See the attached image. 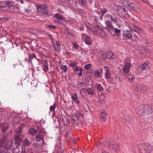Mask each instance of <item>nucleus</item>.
Masks as SVG:
<instances>
[{
    "label": "nucleus",
    "instance_id": "nucleus-1",
    "mask_svg": "<svg viewBox=\"0 0 153 153\" xmlns=\"http://www.w3.org/2000/svg\"><path fill=\"white\" fill-rule=\"evenodd\" d=\"M0 10L4 11H10L16 13H19V11L18 7L13 5L12 3L8 1L5 3H0Z\"/></svg>",
    "mask_w": 153,
    "mask_h": 153
},
{
    "label": "nucleus",
    "instance_id": "nucleus-2",
    "mask_svg": "<svg viewBox=\"0 0 153 153\" xmlns=\"http://www.w3.org/2000/svg\"><path fill=\"white\" fill-rule=\"evenodd\" d=\"M23 137L21 134V131H17L16 134L13 136V138L14 139V149L18 148L22 143L23 138Z\"/></svg>",
    "mask_w": 153,
    "mask_h": 153
},
{
    "label": "nucleus",
    "instance_id": "nucleus-3",
    "mask_svg": "<svg viewBox=\"0 0 153 153\" xmlns=\"http://www.w3.org/2000/svg\"><path fill=\"white\" fill-rule=\"evenodd\" d=\"M139 147L142 153H149L152 149L151 146L148 144H140L139 145Z\"/></svg>",
    "mask_w": 153,
    "mask_h": 153
},
{
    "label": "nucleus",
    "instance_id": "nucleus-4",
    "mask_svg": "<svg viewBox=\"0 0 153 153\" xmlns=\"http://www.w3.org/2000/svg\"><path fill=\"white\" fill-rule=\"evenodd\" d=\"M116 10L117 14L120 16H128L127 11L122 6H117Z\"/></svg>",
    "mask_w": 153,
    "mask_h": 153
},
{
    "label": "nucleus",
    "instance_id": "nucleus-5",
    "mask_svg": "<svg viewBox=\"0 0 153 153\" xmlns=\"http://www.w3.org/2000/svg\"><path fill=\"white\" fill-rule=\"evenodd\" d=\"M43 141L42 138V136L39 134L36 136L34 145L37 148H41L43 145Z\"/></svg>",
    "mask_w": 153,
    "mask_h": 153
},
{
    "label": "nucleus",
    "instance_id": "nucleus-6",
    "mask_svg": "<svg viewBox=\"0 0 153 153\" xmlns=\"http://www.w3.org/2000/svg\"><path fill=\"white\" fill-rule=\"evenodd\" d=\"M10 125L8 124L2 125L1 127V132L2 133V136H3L4 134L7 137H8V134L7 132V131L9 129Z\"/></svg>",
    "mask_w": 153,
    "mask_h": 153
},
{
    "label": "nucleus",
    "instance_id": "nucleus-7",
    "mask_svg": "<svg viewBox=\"0 0 153 153\" xmlns=\"http://www.w3.org/2000/svg\"><path fill=\"white\" fill-rule=\"evenodd\" d=\"M8 139V137L6 136L4 134L3 136H2L0 139V148L4 149L5 142L7 141Z\"/></svg>",
    "mask_w": 153,
    "mask_h": 153
},
{
    "label": "nucleus",
    "instance_id": "nucleus-8",
    "mask_svg": "<svg viewBox=\"0 0 153 153\" xmlns=\"http://www.w3.org/2000/svg\"><path fill=\"white\" fill-rule=\"evenodd\" d=\"M119 146L118 143L117 142L111 141V143H110V147H111L114 151H118L117 149L118 148Z\"/></svg>",
    "mask_w": 153,
    "mask_h": 153
},
{
    "label": "nucleus",
    "instance_id": "nucleus-9",
    "mask_svg": "<svg viewBox=\"0 0 153 153\" xmlns=\"http://www.w3.org/2000/svg\"><path fill=\"white\" fill-rule=\"evenodd\" d=\"M129 27L131 29V30H133L138 33H140L142 31L141 29L140 28L135 26L132 24H131L129 25Z\"/></svg>",
    "mask_w": 153,
    "mask_h": 153
},
{
    "label": "nucleus",
    "instance_id": "nucleus-10",
    "mask_svg": "<svg viewBox=\"0 0 153 153\" xmlns=\"http://www.w3.org/2000/svg\"><path fill=\"white\" fill-rule=\"evenodd\" d=\"M143 105H141L137 108L136 109L137 114L139 116H143Z\"/></svg>",
    "mask_w": 153,
    "mask_h": 153
},
{
    "label": "nucleus",
    "instance_id": "nucleus-11",
    "mask_svg": "<svg viewBox=\"0 0 153 153\" xmlns=\"http://www.w3.org/2000/svg\"><path fill=\"white\" fill-rule=\"evenodd\" d=\"M13 140H11L9 142V140L7 139V141H6L4 149L8 150L12 147L13 145Z\"/></svg>",
    "mask_w": 153,
    "mask_h": 153
},
{
    "label": "nucleus",
    "instance_id": "nucleus-12",
    "mask_svg": "<svg viewBox=\"0 0 153 153\" xmlns=\"http://www.w3.org/2000/svg\"><path fill=\"white\" fill-rule=\"evenodd\" d=\"M31 143V141L27 137H26L23 141L22 145L24 147H26L30 146Z\"/></svg>",
    "mask_w": 153,
    "mask_h": 153
},
{
    "label": "nucleus",
    "instance_id": "nucleus-13",
    "mask_svg": "<svg viewBox=\"0 0 153 153\" xmlns=\"http://www.w3.org/2000/svg\"><path fill=\"white\" fill-rule=\"evenodd\" d=\"M104 68L105 71V78L107 79H108L110 78L111 76L109 68L107 66H104Z\"/></svg>",
    "mask_w": 153,
    "mask_h": 153
},
{
    "label": "nucleus",
    "instance_id": "nucleus-14",
    "mask_svg": "<svg viewBox=\"0 0 153 153\" xmlns=\"http://www.w3.org/2000/svg\"><path fill=\"white\" fill-rule=\"evenodd\" d=\"M105 24H106V28H107V30L108 31H110L111 30H112L114 29V27L112 25L111 22L109 21H106Z\"/></svg>",
    "mask_w": 153,
    "mask_h": 153
},
{
    "label": "nucleus",
    "instance_id": "nucleus-15",
    "mask_svg": "<svg viewBox=\"0 0 153 153\" xmlns=\"http://www.w3.org/2000/svg\"><path fill=\"white\" fill-rule=\"evenodd\" d=\"M124 35L128 38L131 39V37L132 36V30H126L125 31Z\"/></svg>",
    "mask_w": 153,
    "mask_h": 153
},
{
    "label": "nucleus",
    "instance_id": "nucleus-16",
    "mask_svg": "<svg viewBox=\"0 0 153 153\" xmlns=\"http://www.w3.org/2000/svg\"><path fill=\"white\" fill-rule=\"evenodd\" d=\"M146 115L149 114L152 112V108L151 106L146 105Z\"/></svg>",
    "mask_w": 153,
    "mask_h": 153
},
{
    "label": "nucleus",
    "instance_id": "nucleus-17",
    "mask_svg": "<svg viewBox=\"0 0 153 153\" xmlns=\"http://www.w3.org/2000/svg\"><path fill=\"white\" fill-rule=\"evenodd\" d=\"M106 56L107 58L108 59H113L115 58L114 53L111 52L109 51L106 53Z\"/></svg>",
    "mask_w": 153,
    "mask_h": 153
},
{
    "label": "nucleus",
    "instance_id": "nucleus-18",
    "mask_svg": "<svg viewBox=\"0 0 153 153\" xmlns=\"http://www.w3.org/2000/svg\"><path fill=\"white\" fill-rule=\"evenodd\" d=\"M28 133L34 136L37 134V131L34 128H31L29 129Z\"/></svg>",
    "mask_w": 153,
    "mask_h": 153
},
{
    "label": "nucleus",
    "instance_id": "nucleus-19",
    "mask_svg": "<svg viewBox=\"0 0 153 153\" xmlns=\"http://www.w3.org/2000/svg\"><path fill=\"white\" fill-rule=\"evenodd\" d=\"M135 4L134 3L130 2L126 7L130 10H134Z\"/></svg>",
    "mask_w": 153,
    "mask_h": 153
},
{
    "label": "nucleus",
    "instance_id": "nucleus-20",
    "mask_svg": "<svg viewBox=\"0 0 153 153\" xmlns=\"http://www.w3.org/2000/svg\"><path fill=\"white\" fill-rule=\"evenodd\" d=\"M106 58V53H102V54L100 55L99 57V59L101 62H103Z\"/></svg>",
    "mask_w": 153,
    "mask_h": 153
},
{
    "label": "nucleus",
    "instance_id": "nucleus-21",
    "mask_svg": "<svg viewBox=\"0 0 153 153\" xmlns=\"http://www.w3.org/2000/svg\"><path fill=\"white\" fill-rule=\"evenodd\" d=\"M111 18V20L114 22V23H116L117 22V18L116 16L114 15H111L110 16Z\"/></svg>",
    "mask_w": 153,
    "mask_h": 153
},
{
    "label": "nucleus",
    "instance_id": "nucleus-22",
    "mask_svg": "<svg viewBox=\"0 0 153 153\" xmlns=\"http://www.w3.org/2000/svg\"><path fill=\"white\" fill-rule=\"evenodd\" d=\"M56 45L57 46V48H56L55 47L54 48V49L55 51H57L58 52H59V51H60V45L59 43V41H57L56 42Z\"/></svg>",
    "mask_w": 153,
    "mask_h": 153
},
{
    "label": "nucleus",
    "instance_id": "nucleus-23",
    "mask_svg": "<svg viewBox=\"0 0 153 153\" xmlns=\"http://www.w3.org/2000/svg\"><path fill=\"white\" fill-rule=\"evenodd\" d=\"M106 113L103 112L101 113L100 115V118L103 120H104V122H105L106 120Z\"/></svg>",
    "mask_w": 153,
    "mask_h": 153
},
{
    "label": "nucleus",
    "instance_id": "nucleus-24",
    "mask_svg": "<svg viewBox=\"0 0 153 153\" xmlns=\"http://www.w3.org/2000/svg\"><path fill=\"white\" fill-rule=\"evenodd\" d=\"M78 3L82 7H84L86 4V1L85 0H77Z\"/></svg>",
    "mask_w": 153,
    "mask_h": 153
},
{
    "label": "nucleus",
    "instance_id": "nucleus-25",
    "mask_svg": "<svg viewBox=\"0 0 153 153\" xmlns=\"http://www.w3.org/2000/svg\"><path fill=\"white\" fill-rule=\"evenodd\" d=\"M98 32L102 36H103V35L105 36L106 35V33H105V31H104V30L101 27H100V29H99V30Z\"/></svg>",
    "mask_w": 153,
    "mask_h": 153
},
{
    "label": "nucleus",
    "instance_id": "nucleus-26",
    "mask_svg": "<svg viewBox=\"0 0 153 153\" xmlns=\"http://www.w3.org/2000/svg\"><path fill=\"white\" fill-rule=\"evenodd\" d=\"M44 66L45 67V69H44L46 71H47L48 70V61L46 60H44Z\"/></svg>",
    "mask_w": 153,
    "mask_h": 153
},
{
    "label": "nucleus",
    "instance_id": "nucleus-27",
    "mask_svg": "<svg viewBox=\"0 0 153 153\" xmlns=\"http://www.w3.org/2000/svg\"><path fill=\"white\" fill-rule=\"evenodd\" d=\"M147 64L144 63L143 65H141L140 66V68L142 69V70H146L147 69Z\"/></svg>",
    "mask_w": 153,
    "mask_h": 153
},
{
    "label": "nucleus",
    "instance_id": "nucleus-28",
    "mask_svg": "<svg viewBox=\"0 0 153 153\" xmlns=\"http://www.w3.org/2000/svg\"><path fill=\"white\" fill-rule=\"evenodd\" d=\"M87 91L88 94H90L93 95L94 94V92L92 88H88Z\"/></svg>",
    "mask_w": 153,
    "mask_h": 153
},
{
    "label": "nucleus",
    "instance_id": "nucleus-29",
    "mask_svg": "<svg viewBox=\"0 0 153 153\" xmlns=\"http://www.w3.org/2000/svg\"><path fill=\"white\" fill-rule=\"evenodd\" d=\"M91 40L90 37L88 36H87L85 39V43L88 45H90L91 44Z\"/></svg>",
    "mask_w": 153,
    "mask_h": 153
},
{
    "label": "nucleus",
    "instance_id": "nucleus-30",
    "mask_svg": "<svg viewBox=\"0 0 153 153\" xmlns=\"http://www.w3.org/2000/svg\"><path fill=\"white\" fill-rule=\"evenodd\" d=\"M55 17L60 20H63L64 19V17L62 15L59 14H56L55 15Z\"/></svg>",
    "mask_w": 153,
    "mask_h": 153
},
{
    "label": "nucleus",
    "instance_id": "nucleus-31",
    "mask_svg": "<svg viewBox=\"0 0 153 153\" xmlns=\"http://www.w3.org/2000/svg\"><path fill=\"white\" fill-rule=\"evenodd\" d=\"M94 74L97 77H100L101 75L100 72L99 71H94Z\"/></svg>",
    "mask_w": 153,
    "mask_h": 153
},
{
    "label": "nucleus",
    "instance_id": "nucleus-32",
    "mask_svg": "<svg viewBox=\"0 0 153 153\" xmlns=\"http://www.w3.org/2000/svg\"><path fill=\"white\" fill-rule=\"evenodd\" d=\"M132 39L134 41H137L138 39V37L137 34H134L131 37Z\"/></svg>",
    "mask_w": 153,
    "mask_h": 153
},
{
    "label": "nucleus",
    "instance_id": "nucleus-33",
    "mask_svg": "<svg viewBox=\"0 0 153 153\" xmlns=\"http://www.w3.org/2000/svg\"><path fill=\"white\" fill-rule=\"evenodd\" d=\"M113 31H114L115 33H117V35L119 36L120 35V30H119L117 28H114V29L112 30Z\"/></svg>",
    "mask_w": 153,
    "mask_h": 153
},
{
    "label": "nucleus",
    "instance_id": "nucleus-34",
    "mask_svg": "<svg viewBox=\"0 0 153 153\" xmlns=\"http://www.w3.org/2000/svg\"><path fill=\"white\" fill-rule=\"evenodd\" d=\"M130 2L127 0H123L122 2L123 6L125 7L127 6V5H128Z\"/></svg>",
    "mask_w": 153,
    "mask_h": 153
},
{
    "label": "nucleus",
    "instance_id": "nucleus-35",
    "mask_svg": "<svg viewBox=\"0 0 153 153\" xmlns=\"http://www.w3.org/2000/svg\"><path fill=\"white\" fill-rule=\"evenodd\" d=\"M79 119L78 117V116L76 115H74V117L72 118L71 119V121L73 123L76 121H77V120Z\"/></svg>",
    "mask_w": 153,
    "mask_h": 153
},
{
    "label": "nucleus",
    "instance_id": "nucleus-36",
    "mask_svg": "<svg viewBox=\"0 0 153 153\" xmlns=\"http://www.w3.org/2000/svg\"><path fill=\"white\" fill-rule=\"evenodd\" d=\"M36 56L35 55L33 54L32 55H30L28 56V59L27 60L28 62H31L32 59L34 57H35Z\"/></svg>",
    "mask_w": 153,
    "mask_h": 153
},
{
    "label": "nucleus",
    "instance_id": "nucleus-37",
    "mask_svg": "<svg viewBox=\"0 0 153 153\" xmlns=\"http://www.w3.org/2000/svg\"><path fill=\"white\" fill-rule=\"evenodd\" d=\"M123 71L124 73H128L129 71V69L126 67H123Z\"/></svg>",
    "mask_w": 153,
    "mask_h": 153
},
{
    "label": "nucleus",
    "instance_id": "nucleus-38",
    "mask_svg": "<svg viewBox=\"0 0 153 153\" xmlns=\"http://www.w3.org/2000/svg\"><path fill=\"white\" fill-rule=\"evenodd\" d=\"M97 88L99 91H101L102 90L103 88L101 85L100 84H98L97 85Z\"/></svg>",
    "mask_w": 153,
    "mask_h": 153
},
{
    "label": "nucleus",
    "instance_id": "nucleus-39",
    "mask_svg": "<svg viewBox=\"0 0 153 153\" xmlns=\"http://www.w3.org/2000/svg\"><path fill=\"white\" fill-rule=\"evenodd\" d=\"M78 97L76 93H74L71 97V98L74 100H76L77 99Z\"/></svg>",
    "mask_w": 153,
    "mask_h": 153
},
{
    "label": "nucleus",
    "instance_id": "nucleus-40",
    "mask_svg": "<svg viewBox=\"0 0 153 153\" xmlns=\"http://www.w3.org/2000/svg\"><path fill=\"white\" fill-rule=\"evenodd\" d=\"M56 105L55 104H54L52 105H51L50 107V110L51 111H54Z\"/></svg>",
    "mask_w": 153,
    "mask_h": 153
},
{
    "label": "nucleus",
    "instance_id": "nucleus-41",
    "mask_svg": "<svg viewBox=\"0 0 153 153\" xmlns=\"http://www.w3.org/2000/svg\"><path fill=\"white\" fill-rule=\"evenodd\" d=\"M94 20L97 22L99 20V16L98 14H97V15L94 16H93Z\"/></svg>",
    "mask_w": 153,
    "mask_h": 153
},
{
    "label": "nucleus",
    "instance_id": "nucleus-42",
    "mask_svg": "<svg viewBox=\"0 0 153 153\" xmlns=\"http://www.w3.org/2000/svg\"><path fill=\"white\" fill-rule=\"evenodd\" d=\"M43 12L44 13L43 14H45L47 15L48 16H50L51 15V13H49L47 9L45 10H42Z\"/></svg>",
    "mask_w": 153,
    "mask_h": 153
},
{
    "label": "nucleus",
    "instance_id": "nucleus-43",
    "mask_svg": "<svg viewBox=\"0 0 153 153\" xmlns=\"http://www.w3.org/2000/svg\"><path fill=\"white\" fill-rule=\"evenodd\" d=\"M100 10L101 12L104 14H105L107 12V10H106V9L105 8H101Z\"/></svg>",
    "mask_w": 153,
    "mask_h": 153
},
{
    "label": "nucleus",
    "instance_id": "nucleus-44",
    "mask_svg": "<svg viewBox=\"0 0 153 153\" xmlns=\"http://www.w3.org/2000/svg\"><path fill=\"white\" fill-rule=\"evenodd\" d=\"M100 28V27H99L98 25H97L96 27L94 28L95 29V31H94V32H96V33H98Z\"/></svg>",
    "mask_w": 153,
    "mask_h": 153
},
{
    "label": "nucleus",
    "instance_id": "nucleus-45",
    "mask_svg": "<svg viewBox=\"0 0 153 153\" xmlns=\"http://www.w3.org/2000/svg\"><path fill=\"white\" fill-rule=\"evenodd\" d=\"M125 67L128 68L129 69L131 66V64L129 62H126L125 64Z\"/></svg>",
    "mask_w": 153,
    "mask_h": 153
},
{
    "label": "nucleus",
    "instance_id": "nucleus-46",
    "mask_svg": "<svg viewBox=\"0 0 153 153\" xmlns=\"http://www.w3.org/2000/svg\"><path fill=\"white\" fill-rule=\"evenodd\" d=\"M48 27L51 29H54L56 28V27L52 25H48Z\"/></svg>",
    "mask_w": 153,
    "mask_h": 153
},
{
    "label": "nucleus",
    "instance_id": "nucleus-47",
    "mask_svg": "<svg viewBox=\"0 0 153 153\" xmlns=\"http://www.w3.org/2000/svg\"><path fill=\"white\" fill-rule=\"evenodd\" d=\"M62 69L64 70L65 72H66L67 70V67L66 65L62 66Z\"/></svg>",
    "mask_w": 153,
    "mask_h": 153
},
{
    "label": "nucleus",
    "instance_id": "nucleus-48",
    "mask_svg": "<svg viewBox=\"0 0 153 153\" xmlns=\"http://www.w3.org/2000/svg\"><path fill=\"white\" fill-rule=\"evenodd\" d=\"M70 66L72 67H75L76 66V62H71L70 63Z\"/></svg>",
    "mask_w": 153,
    "mask_h": 153
},
{
    "label": "nucleus",
    "instance_id": "nucleus-49",
    "mask_svg": "<svg viewBox=\"0 0 153 153\" xmlns=\"http://www.w3.org/2000/svg\"><path fill=\"white\" fill-rule=\"evenodd\" d=\"M37 9H39L40 10H43V6L42 5L39 4L38 6H37Z\"/></svg>",
    "mask_w": 153,
    "mask_h": 153
},
{
    "label": "nucleus",
    "instance_id": "nucleus-50",
    "mask_svg": "<svg viewBox=\"0 0 153 153\" xmlns=\"http://www.w3.org/2000/svg\"><path fill=\"white\" fill-rule=\"evenodd\" d=\"M35 130H36L37 131H37L41 132V128L39 127V126H36V128Z\"/></svg>",
    "mask_w": 153,
    "mask_h": 153
},
{
    "label": "nucleus",
    "instance_id": "nucleus-51",
    "mask_svg": "<svg viewBox=\"0 0 153 153\" xmlns=\"http://www.w3.org/2000/svg\"><path fill=\"white\" fill-rule=\"evenodd\" d=\"M79 76H82V68H79Z\"/></svg>",
    "mask_w": 153,
    "mask_h": 153
},
{
    "label": "nucleus",
    "instance_id": "nucleus-52",
    "mask_svg": "<svg viewBox=\"0 0 153 153\" xmlns=\"http://www.w3.org/2000/svg\"><path fill=\"white\" fill-rule=\"evenodd\" d=\"M90 67V64H88L85 66L84 68L86 69H89Z\"/></svg>",
    "mask_w": 153,
    "mask_h": 153
},
{
    "label": "nucleus",
    "instance_id": "nucleus-53",
    "mask_svg": "<svg viewBox=\"0 0 153 153\" xmlns=\"http://www.w3.org/2000/svg\"><path fill=\"white\" fill-rule=\"evenodd\" d=\"M9 19V18H7V17H3V18H0V20L1 21H3V20H5L7 21V20H8Z\"/></svg>",
    "mask_w": 153,
    "mask_h": 153
},
{
    "label": "nucleus",
    "instance_id": "nucleus-54",
    "mask_svg": "<svg viewBox=\"0 0 153 153\" xmlns=\"http://www.w3.org/2000/svg\"><path fill=\"white\" fill-rule=\"evenodd\" d=\"M80 122V121L79 120V119H78L77 120V121H75L74 122H73V123L74 124H76L77 126H78L79 125V123Z\"/></svg>",
    "mask_w": 153,
    "mask_h": 153
},
{
    "label": "nucleus",
    "instance_id": "nucleus-55",
    "mask_svg": "<svg viewBox=\"0 0 153 153\" xmlns=\"http://www.w3.org/2000/svg\"><path fill=\"white\" fill-rule=\"evenodd\" d=\"M73 69L75 71H77L79 70V68L76 66Z\"/></svg>",
    "mask_w": 153,
    "mask_h": 153
},
{
    "label": "nucleus",
    "instance_id": "nucleus-56",
    "mask_svg": "<svg viewBox=\"0 0 153 153\" xmlns=\"http://www.w3.org/2000/svg\"><path fill=\"white\" fill-rule=\"evenodd\" d=\"M144 107H143V110H144V112H143V116L146 115V105H143Z\"/></svg>",
    "mask_w": 153,
    "mask_h": 153
},
{
    "label": "nucleus",
    "instance_id": "nucleus-57",
    "mask_svg": "<svg viewBox=\"0 0 153 153\" xmlns=\"http://www.w3.org/2000/svg\"><path fill=\"white\" fill-rule=\"evenodd\" d=\"M134 77H131L130 78H128V79L129 81L132 82H133V80L134 79Z\"/></svg>",
    "mask_w": 153,
    "mask_h": 153
},
{
    "label": "nucleus",
    "instance_id": "nucleus-58",
    "mask_svg": "<svg viewBox=\"0 0 153 153\" xmlns=\"http://www.w3.org/2000/svg\"><path fill=\"white\" fill-rule=\"evenodd\" d=\"M58 153H67V152L65 150L63 149L59 152Z\"/></svg>",
    "mask_w": 153,
    "mask_h": 153
},
{
    "label": "nucleus",
    "instance_id": "nucleus-59",
    "mask_svg": "<svg viewBox=\"0 0 153 153\" xmlns=\"http://www.w3.org/2000/svg\"><path fill=\"white\" fill-rule=\"evenodd\" d=\"M111 141H110L109 140H107L106 141V143L107 144L109 147H110V143H111Z\"/></svg>",
    "mask_w": 153,
    "mask_h": 153
},
{
    "label": "nucleus",
    "instance_id": "nucleus-60",
    "mask_svg": "<svg viewBox=\"0 0 153 153\" xmlns=\"http://www.w3.org/2000/svg\"><path fill=\"white\" fill-rule=\"evenodd\" d=\"M70 132L68 131L67 132L66 134V136L67 138H68L70 137Z\"/></svg>",
    "mask_w": 153,
    "mask_h": 153
},
{
    "label": "nucleus",
    "instance_id": "nucleus-61",
    "mask_svg": "<svg viewBox=\"0 0 153 153\" xmlns=\"http://www.w3.org/2000/svg\"><path fill=\"white\" fill-rule=\"evenodd\" d=\"M43 10L46 9L47 8V5L46 4L44 5H43Z\"/></svg>",
    "mask_w": 153,
    "mask_h": 153
},
{
    "label": "nucleus",
    "instance_id": "nucleus-62",
    "mask_svg": "<svg viewBox=\"0 0 153 153\" xmlns=\"http://www.w3.org/2000/svg\"><path fill=\"white\" fill-rule=\"evenodd\" d=\"M79 117H82L83 116V115L81 113L79 114Z\"/></svg>",
    "mask_w": 153,
    "mask_h": 153
},
{
    "label": "nucleus",
    "instance_id": "nucleus-63",
    "mask_svg": "<svg viewBox=\"0 0 153 153\" xmlns=\"http://www.w3.org/2000/svg\"><path fill=\"white\" fill-rule=\"evenodd\" d=\"M90 30L92 32V33H94V31H95V29H93L92 27H91L90 28Z\"/></svg>",
    "mask_w": 153,
    "mask_h": 153
},
{
    "label": "nucleus",
    "instance_id": "nucleus-64",
    "mask_svg": "<svg viewBox=\"0 0 153 153\" xmlns=\"http://www.w3.org/2000/svg\"><path fill=\"white\" fill-rule=\"evenodd\" d=\"M0 153H4V151L1 149H0Z\"/></svg>",
    "mask_w": 153,
    "mask_h": 153
}]
</instances>
